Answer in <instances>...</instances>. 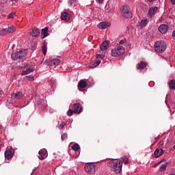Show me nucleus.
Here are the masks:
<instances>
[{
	"label": "nucleus",
	"mask_w": 175,
	"mask_h": 175,
	"mask_svg": "<svg viewBox=\"0 0 175 175\" xmlns=\"http://www.w3.org/2000/svg\"><path fill=\"white\" fill-rule=\"evenodd\" d=\"M107 165L109 167H111L113 172L116 174L118 173H121V170H122V161L117 159L111 160L108 162Z\"/></svg>",
	"instance_id": "obj_1"
},
{
	"label": "nucleus",
	"mask_w": 175,
	"mask_h": 175,
	"mask_svg": "<svg viewBox=\"0 0 175 175\" xmlns=\"http://www.w3.org/2000/svg\"><path fill=\"white\" fill-rule=\"evenodd\" d=\"M167 48L166 42L165 41H158L154 44V50L157 51V53H165Z\"/></svg>",
	"instance_id": "obj_2"
},
{
	"label": "nucleus",
	"mask_w": 175,
	"mask_h": 175,
	"mask_svg": "<svg viewBox=\"0 0 175 175\" xmlns=\"http://www.w3.org/2000/svg\"><path fill=\"white\" fill-rule=\"evenodd\" d=\"M13 61H16V59H23V58L27 57V49H23L15 52L11 55Z\"/></svg>",
	"instance_id": "obj_3"
},
{
	"label": "nucleus",
	"mask_w": 175,
	"mask_h": 175,
	"mask_svg": "<svg viewBox=\"0 0 175 175\" xmlns=\"http://www.w3.org/2000/svg\"><path fill=\"white\" fill-rule=\"evenodd\" d=\"M125 53V49L124 46H119L113 49L111 51V55L112 57H121Z\"/></svg>",
	"instance_id": "obj_4"
},
{
	"label": "nucleus",
	"mask_w": 175,
	"mask_h": 175,
	"mask_svg": "<svg viewBox=\"0 0 175 175\" xmlns=\"http://www.w3.org/2000/svg\"><path fill=\"white\" fill-rule=\"evenodd\" d=\"M122 14L125 18H131L132 17V12L131 8L128 5H124L122 8Z\"/></svg>",
	"instance_id": "obj_5"
},
{
	"label": "nucleus",
	"mask_w": 175,
	"mask_h": 175,
	"mask_svg": "<svg viewBox=\"0 0 175 175\" xmlns=\"http://www.w3.org/2000/svg\"><path fill=\"white\" fill-rule=\"evenodd\" d=\"M14 155V149L13 148H8L5 152V158L7 163H9V161L13 158Z\"/></svg>",
	"instance_id": "obj_6"
},
{
	"label": "nucleus",
	"mask_w": 175,
	"mask_h": 175,
	"mask_svg": "<svg viewBox=\"0 0 175 175\" xmlns=\"http://www.w3.org/2000/svg\"><path fill=\"white\" fill-rule=\"evenodd\" d=\"M85 170L87 173H90V174H94L96 172V165L92 163H89L85 165Z\"/></svg>",
	"instance_id": "obj_7"
},
{
	"label": "nucleus",
	"mask_w": 175,
	"mask_h": 175,
	"mask_svg": "<svg viewBox=\"0 0 175 175\" xmlns=\"http://www.w3.org/2000/svg\"><path fill=\"white\" fill-rule=\"evenodd\" d=\"M46 65H49V66H57L59 65L61 60L58 59H54L52 60H46Z\"/></svg>",
	"instance_id": "obj_8"
},
{
	"label": "nucleus",
	"mask_w": 175,
	"mask_h": 175,
	"mask_svg": "<svg viewBox=\"0 0 175 175\" xmlns=\"http://www.w3.org/2000/svg\"><path fill=\"white\" fill-rule=\"evenodd\" d=\"M72 109L75 114H80L81 113V110H83V107H81V105H80V103L74 104Z\"/></svg>",
	"instance_id": "obj_9"
},
{
	"label": "nucleus",
	"mask_w": 175,
	"mask_h": 175,
	"mask_svg": "<svg viewBox=\"0 0 175 175\" xmlns=\"http://www.w3.org/2000/svg\"><path fill=\"white\" fill-rule=\"evenodd\" d=\"M38 154H39L38 158L41 161H43V159H44L45 158H47V150L46 149H41L38 152Z\"/></svg>",
	"instance_id": "obj_10"
},
{
	"label": "nucleus",
	"mask_w": 175,
	"mask_h": 175,
	"mask_svg": "<svg viewBox=\"0 0 175 175\" xmlns=\"http://www.w3.org/2000/svg\"><path fill=\"white\" fill-rule=\"evenodd\" d=\"M159 31L161 32V33H166V32L169 31V26H167L166 24L161 25L159 27Z\"/></svg>",
	"instance_id": "obj_11"
},
{
	"label": "nucleus",
	"mask_w": 175,
	"mask_h": 175,
	"mask_svg": "<svg viewBox=\"0 0 175 175\" xmlns=\"http://www.w3.org/2000/svg\"><path fill=\"white\" fill-rule=\"evenodd\" d=\"M87 85H88V84L87 83V81L84 79H81L78 83V90H79L80 91V90H83L85 88Z\"/></svg>",
	"instance_id": "obj_12"
},
{
	"label": "nucleus",
	"mask_w": 175,
	"mask_h": 175,
	"mask_svg": "<svg viewBox=\"0 0 175 175\" xmlns=\"http://www.w3.org/2000/svg\"><path fill=\"white\" fill-rule=\"evenodd\" d=\"M111 24L109 22H101L98 25V27L100 29H106V28H109Z\"/></svg>",
	"instance_id": "obj_13"
},
{
	"label": "nucleus",
	"mask_w": 175,
	"mask_h": 175,
	"mask_svg": "<svg viewBox=\"0 0 175 175\" xmlns=\"http://www.w3.org/2000/svg\"><path fill=\"white\" fill-rule=\"evenodd\" d=\"M11 96L12 99H21V98L23 96V94L21 92H16L15 93H12Z\"/></svg>",
	"instance_id": "obj_14"
},
{
	"label": "nucleus",
	"mask_w": 175,
	"mask_h": 175,
	"mask_svg": "<svg viewBox=\"0 0 175 175\" xmlns=\"http://www.w3.org/2000/svg\"><path fill=\"white\" fill-rule=\"evenodd\" d=\"M30 33H31V36H34V38H38V36H39V35H40V31H39V29L34 27L30 31Z\"/></svg>",
	"instance_id": "obj_15"
},
{
	"label": "nucleus",
	"mask_w": 175,
	"mask_h": 175,
	"mask_svg": "<svg viewBox=\"0 0 175 175\" xmlns=\"http://www.w3.org/2000/svg\"><path fill=\"white\" fill-rule=\"evenodd\" d=\"M158 12V8L157 7H152L148 10V16L149 17H152Z\"/></svg>",
	"instance_id": "obj_16"
},
{
	"label": "nucleus",
	"mask_w": 175,
	"mask_h": 175,
	"mask_svg": "<svg viewBox=\"0 0 175 175\" xmlns=\"http://www.w3.org/2000/svg\"><path fill=\"white\" fill-rule=\"evenodd\" d=\"M163 154V149L159 148H157L154 153L155 158H159V157H161Z\"/></svg>",
	"instance_id": "obj_17"
},
{
	"label": "nucleus",
	"mask_w": 175,
	"mask_h": 175,
	"mask_svg": "<svg viewBox=\"0 0 175 175\" xmlns=\"http://www.w3.org/2000/svg\"><path fill=\"white\" fill-rule=\"evenodd\" d=\"M62 20H64V21H69L70 20V15L68 12H63L61 16Z\"/></svg>",
	"instance_id": "obj_18"
},
{
	"label": "nucleus",
	"mask_w": 175,
	"mask_h": 175,
	"mask_svg": "<svg viewBox=\"0 0 175 175\" xmlns=\"http://www.w3.org/2000/svg\"><path fill=\"white\" fill-rule=\"evenodd\" d=\"M107 47H109V41L105 40L101 44L100 49L101 51H106V50H107Z\"/></svg>",
	"instance_id": "obj_19"
},
{
	"label": "nucleus",
	"mask_w": 175,
	"mask_h": 175,
	"mask_svg": "<svg viewBox=\"0 0 175 175\" xmlns=\"http://www.w3.org/2000/svg\"><path fill=\"white\" fill-rule=\"evenodd\" d=\"M166 105H167L168 107L170 106H173L175 104L174 98H169V96H167L165 100Z\"/></svg>",
	"instance_id": "obj_20"
},
{
	"label": "nucleus",
	"mask_w": 175,
	"mask_h": 175,
	"mask_svg": "<svg viewBox=\"0 0 175 175\" xmlns=\"http://www.w3.org/2000/svg\"><path fill=\"white\" fill-rule=\"evenodd\" d=\"M100 65V60H96L94 62H92L90 65L89 66V67L91 69H94V68H96V66Z\"/></svg>",
	"instance_id": "obj_21"
},
{
	"label": "nucleus",
	"mask_w": 175,
	"mask_h": 175,
	"mask_svg": "<svg viewBox=\"0 0 175 175\" xmlns=\"http://www.w3.org/2000/svg\"><path fill=\"white\" fill-rule=\"evenodd\" d=\"M33 70H35V68L31 67V68H27L26 70H23L21 72V75H22V76H25V75H28V74L31 73V72H33Z\"/></svg>",
	"instance_id": "obj_22"
},
{
	"label": "nucleus",
	"mask_w": 175,
	"mask_h": 175,
	"mask_svg": "<svg viewBox=\"0 0 175 175\" xmlns=\"http://www.w3.org/2000/svg\"><path fill=\"white\" fill-rule=\"evenodd\" d=\"M19 0H0V3H8V5H13L14 2H18Z\"/></svg>",
	"instance_id": "obj_23"
},
{
	"label": "nucleus",
	"mask_w": 175,
	"mask_h": 175,
	"mask_svg": "<svg viewBox=\"0 0 175 175\" xmlns=\"http://www.w3.org/2000/svg\"><path fill=\"white\" fill-rule=\"evenodd\" d=\"M49 35V29L45 27L44 29H42V39H44Z\"/></svg>",
	"instance_id": "obj_24"
},
{
	"label": "nucleus",
	"mask_w": 175,
	"mask_h": 175,
	"mask_svg": "<svg viewBox=\"0 0 175 175\" xmlns=\"http://www.w3.org/2000/svg\"><path fill=\"white\" fill-rule=\"evenodd\" d=\"M7 31V33H13V32H15L16 28L15 26H11L8 28H5Z\"/></svg>",
	"instance_id": "obj_25"
},
{
	"label": "nucleus",
	"mask_w": 175,
	"mask_h": 175,
	"mask_svg": "<svg viewBox=\"0 0 175 175\" xmlns=\"http://www.w3.org/2000/svg\"><path fill=\"white\" fill-rule=\"evenodd\" d=\"M137 65V69H144V68L147 66V63L144 62H140Z\"/></svg>",
	"instance_id": "obj_26"
},
{
	"label": "nucleus",
	"mask_w": 175,
	"mask_h": 175,
	"mask_svg": "<svg viewBox=\"0 0 175 175\" xmlns=\"http://www.w3.org/2000/svg\"><path fill=\"white\" fill-rule=\"evenodd\" d=\"M41 50L44 54V55H46V53H47V44H46V42H44L42 47H41Z\"/></svg>",
	"instance_id": "obj_27"
},
{
	"label": "nucleus",
	"mask_w": 175,
	"mask_h": 175,
	"mask_svg": "<svg viewBox=\"0 0 175 175\" xmlns=\"http://www.w3.org/2000/svg\"><path fill=\"white\" fill-rule=\"evenodd\" d=\"M166 167H167V163H165L160 166L159 172H161V173L165 172V171L166 170Z\"/></svg>",
	"instance_id": "obj_28"
},
{
	"label": "nucleus",
	"mask_w": 175,
	"mask_h": 175,
	"mask_svg": "<svg viewBox=\"0 0 175 175\" xmlns=\"http://www.w3.org/2000/svg\"><path fill=\"white\" fill-rule=\"evenodd\" d=\"M148 23L147 19H142L139 23L140 28H144V27L147 25Z\"/></svg>",
	"instance_id": "obj_29"
},
{
	"label": "nucleus",
	"mask_w": 175,
	"mask_h": 175,
	"mask_svg": "<svg viewBox=\"0 0 175 175\" xmlns=\"http://www.w3.org/2000/svg\"><path fill=\"white\" fill-rule=\"evenodd\" d=\"M169 88L170 90H175V80L172 79L169 83Z\"/></svg>",
	"instance_id": "obj_30"
},
{
	"label": "nucleus",
	"mask_w": 175,
	"mask_h": 175,
	"mask_svg": "<svg viewBox=\"0 0 175 175\" xmlns=\"http://www.w3.org/2000/svg\"><path fill=\"white\" fill-rule=\"evenodd\" d=\"M141 9L142 10H143V12H148V5L144 4V3H142L141 4Z\"/></svg>",
	"instance_id": "obj_31"
},
{
	"label": "nucleus",
	"mask_w": 175,
	"mask_h": 175,
	"mask_svg": "<svg viewBox=\"0 0 175 175\" xmlns=\"http://www.w3.org/2000/svg\"><path fill=\"white\" fill-rule=\"evenodd\" d=\"M5 35H8V31L6 29H3L0 30V36H5Z\"/></svg>",
	"instance_id": "obj_32"
},
{
	"label": "nucleus",
	"mask_w": 175,
	"mask_h": 175,
	"mask_svg": "<svg viewBox=\"0 0 175 175\" xmlns=\"http://www.w3.org/2000/svg\"><path fill=\"white\" fill-rule=\"evenodd\" d=\"M71 148L74 150V151H77L79 148H80V146H79V144H75Z\"/></svg>",
	"instance_id": "obj_33"
},
{
	"label": "nucleus",
	"mask_w": 175,
	"mask_h": 175,
	"mask_svg": "<svg viewBox=\"0 0 175 175\" xmlns=\"http://www.w3.org/2000/svg\"><path fill=\"white\" fill-rule=\"evenodd\" d=\"M76 2H77L76 0H69L68 1V5L70 6H72V5H76Z\"/></svg>",
	"instance_id": "obj_34"
},
{
	"label": "nucleus",
	"mask_w": 175,
	"mask_h": 175,
	"mask_svg": "<svg viewBox=\"0 0 175 175\" xmlns=\"http://www.w3.org/2000/svg\"><path fill=\"white\" fill-rule=\"evenodd\" d=\"M14 16H16V13L12 12L8 16V18H14Z\"/></svg>",
	"instance_id": "obj_35"
},
{
	"label": "nucleus",
	"mask_w": 175,
	"mask_h": 175,
	"mask_svg": "<svg viewBox=\"0 0 175 175\" xmlns=\"http://www.w3.org/2000/svg\"><path fill=\"white\" fill-rule=\"evenodd\" d=\"M25 77L27 80H29V81H33V80H35L33 77L26 76Z\"/></svg>",
	"instance_id": "obj_36"
},
{
	"label": "nucleus",
	"mask_w": 175,
	"mask_h": 175,
	"mask_svg": "<svg viewBox=\"0 0 175 175\" xmlns=\"http://www.w3.org/2000/svg\"><path fill=\"white\" fill-rule=\"evenodd\" d=\"M67 115H68L69 117L73 116V110L69 109V110L67 111Z\"/></svg>",
	"instance_id": "obj_37"
},
{
	"label": "nucleus",
	"mask_w": 175,
	"mask_h": 175,
	"mask_svg": "<svg viewBox=\"0 0 175 175\" xmlns=\"http://www.w3.org/2000/svg\"><path fill=\"white\" fill-rule=\"evenodd\" d=\"M68 138V134L64 133L62 135V140H66Z\"/></svg>",
	"instance_id": "obj_38"
},
{
	"label": "nucleus",
	"mask_w": 175,
	"mask_h": 175,
	"mask_svg": "<svg viewBox=\"0 0 175 175\" xmlns=\"http://www.w3.org/2000/svg\"><path fill=\"white\" fill-rule=\"evenodd\" d=\"M105 12H106L107 13H110V12H111V8H110V7L106 6V7H105Z\"/></svg>",
	"instance_id": "obj_39"
},
{
	"label": "nucleus",
	"mask_w": 175,
	"mask_h": 175,
	"mask_svg": "<svg viewBox=\"0 0 175 175\" xmlns=\"http://www.w3.org/2000/svg\"><path fill=\"white\" fill-rule=\"evenodd\" d=\"M65 125H66V124H65V122H62L60 124H59V129H63V128L65 126Z\"/></svg>",
	"instance_id": "obj_40"
},
{
	"label": "nucleus",
	"mask_w": 175,
	"mask_h": 175,
	"mask_svg": "<svg viewBox=\"0 0 175 175\" xmlns=\"http://www.w3.org/2000/svg\"><path fill=\"white\" fill-rule=\"evenodd\" d=\"M123 162L125 163V165H126V163H128V162H129V161L128 160V158L123 157Z\"/></svg>",
	"instance_id": "obj_41"
},
{
	"label": "nucleus",
	"mask_w": 175,
	"mask_h": 175,
	"mask_svg": "<svg viewBox=\"0 0 175 175\" xmlns=\"http://www.w3.org/2000/svg\"><path fill=\"white\" fill-rule=\"evenodd\" d=\"M126 42V39L124 38L120 41V44H124Z\"/></svg>",
	"instance_id": "obj_42"
},
{
	"label": "nucleus",
	"mask_w": 175,
	"mask_h": 175,
	"mask_svg": "<svg viewBox=\"0 0 175 175\" xmlns=\"http://www.w3.org/2000/svg\"><path fill=\"white\" fill-rule=\"evenodd\" d=\"M96 57L97 58V59H100V58H102V55H100V54H97L96 55Z\"/></svg>",
	"instance_id": "obj_43"
},
{
	"label": "nucleus",
	"mask_w": 175,
	"mask_h": 175,
	"mask_svg": "<svg viewBox=\"0 0 175 175\" xmlns=\"http://www.w3.org/2000/svg\"><path fill=\"white\" fill-rule=\"evenodd\" d=\"M43 102V100H38L37 101L38 105H42V103Z\"/></svg>",
	"instance_id": "obj_44"
},
{
	"label": "nucleus",
	"mask_w": 175,
	"mask_h": 175,
	"mask_svg": "<svg viewBox=\"0 0 175 175\" xmlns=\"http://www.w3.org/2000/svg\"><path fill=\"white\" fill-rule=\"evenodd\" d=\"M96 1H97V2H98L100 5H102V3H103V0H96Z\"/></svg>",
	"instance_id": "obj_45"
},
{
	"label": "nucleus",
	"mask_w": 175,
	"mask_h": 175,
	"mask_svg": "<svg viewBox=\"0 0 175 175\" xmlns=\"http://www.w3.org/2000/svg\"><path fill=\"white\" fill-rule=\"evenodd\" d=\"M172 5H175V0H170Z\"/></svg>",
	"instance_id": "obj_46"
},
{
	"label": "nucleus",
	"mask_w": 175,
	"mask_h": 175,
	"mask_svg": "<svg viewBox=\"0 0 175 175\" xmlns=\"http://www.w3.org/2000/svg\"><path fill=\"white\" fill-rule=\"evenodd\" d=\"M172 36H173V38H175V31H172Z\"/></svg>",
	"instance_id": "obj_47"
},
{
	"label": "nucleus",
	"mask_w": 175,
	"mask_h": 175,
	"mask_svg": "<svg viewBox=\"0 0 175 175\" xmlns=\"http://www.w3.org/2000/svg\"><path fill=\"white\" fill-rule=\"evenodd\" d=\"M165 161H166V159H163L159 163H161V162H165Z\"/></svg>",
	"instance_id": "obj_48"
},
{
	"label": "nucleus",
	"mask_w": 175,
	"mask_h": 175,
	"mask_svg": "<svg viewBox=\"0 0 175 175\" xmlns=\"http://www.w3.org/2000/svg\"><path fill=\"white\" fill-rule=\"evenodd\" d=\"M2 94H3V92L0 90V95H2Z\"/></svg>",
	"instance_id": "obj_49"
},
{
	"label": "nucleus",
	"mask_w": 175,
	"mask_h": 175,
	"mask_svg": "<svg viewBox=\"0 0 175 175\" xmlns=\"http://www.w3.org/2000/svg\"><path fill=\"white\" fill-rule=\"evenodd\" d=\"M149 2H154V0H148Z\"/></svg>",
	"instance_id": "obj_50"
},
{
	"label": "nucleus",
	"mask_w": 175,
	"mask_h": 175,
	"mask_svg": "<svg viewBox=\"0 0 175 175\" xmlns=\"http://www.w3.org/2000/svg\"><path fill=\"white\" fill-rule=\"evenodd\" d=\"M161 143V144L163 145V142H160V144Z\"/></svg>",
	"instance_id": "obj_51"
},
{
	"label": "nucleus",
	"mask_w": 175,
	"mask_h": 175,
	"mask_svg": "<svg viewBox=\"0 0 175 175\" xmlns=\"http://www.w3.org/2000/svg\"><path fill=\"white\" fill-rule=\"evenodd\" d=\"M170 175H175L174 174H170Z\"/></svg>",
	"instance_id": "obj_52"
},
{
	"label": "nucleus",
	"mask_w": 175,
	"mask_h": 175,
	"mask_svg": "<svg viewBox=\"0 0 175 175\" xmlns=\"http://www.w3.org/2000/svg\"><path fill=\"white\" fill-rule=\"evenodd\" d=\"M174 149L175 150V145L174 146Z\"/></svg>",
	"instance_id": "obj_53"
}]
</instances>
